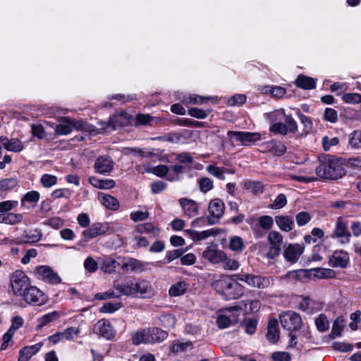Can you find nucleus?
Masks as SVG:
<instances>
[{
    "label": "nucleus",
    "mask_w": 361,
    "mask_h": 361,
    "mask_svg": "<svg viewBox=\"0 0 361 361\" xmlns=\"http://www.w3.org/2000/svg\"><path fill=\"white\" fill-rule=\"evenodd\" d=\"M114 286L116 290L126 296L151 298L154 295V288L151 283L145 279L129 281L122 283L114 282Z\"/></svg>",
    "instance_id": "nucleus-1"
},
{
    "label": "nucleus",
    "mask_w": 361,
    "mask_h": 361,
    "mask_svg": "<svg viewBox=\"0 0 361 361\" xmlns=\"http://www.w3.org/2000/svg\"><path fill=\"white\" fill-rule=\"evenodd\" d=\"M212 287L226 300L240 298L245 293L243 286L227 276L215 280Z\"/></svg>",
    "instance_id": "nucleus-2"
},
{
    "label": "nucleus",
    "mask_w": 361,
    "mask_h": 361,
    "mask_svg": "<svg viewBox=\"0 0 361 361\" xmlns=\"http://www.w3.org/2000/svg\"><path fill=\"white\" fill-rule=\"evenodd\" d=\"M317 175L323 179L337 180L341 178L345 171L339 159L329 157L316 168Z\"/></svg>",
    "instance_id": "nucleus-3"
},
{
    "label": "nucleus",
    "mask_w": 361,
    "mask_h": 361,
    "mask_svg": "<svg viewBox=\"0 0 361 361\" xmlns=\"http://www.w3.org/2000/svg\"><path fill=\"white\" fill-rule=\"evenodd\" d=\"M237 280L246 283L248 286L264 289L271 284V279L261 275L251 274H238L233 276Z\"/></svg>",
    "instance_id": "nucleus-4"
},
{
    "label": "nucleus",
    "mask_w": 361,
    "mask_h": 361,
    "mask_svg": "<svg viewBox=\"0 0 361 361\" xmlns=\"http://www.w3.org/2000/svg\"><path fill=\"white\" fill-rule=\"evenodd\" d=\"M10 283L12 290L16 295H21L23 290L30 286L29 278L20 270H17L11 274Z\"/></svg>",
    "instance_id": "nucleus-5"
},
{
    "label": "nucleus",
    "mask_w": 361,
    "mask_h": 361,
    "mask_svg": "<svg viewBox=\"0 0 361 361\" xmlns=\"http://www.w3.org/2000/svg\"><path fill=\"white\" fill-rule=\"evenodd\" d=\"M281 326L289 331H298L301 328L302 319L299 314L295 312H286L280 315Z\"/></svg>",
    "instance_id": "nucleus-6"
},
{
    "label": "nucleus",
    "mask_w": 361,
    "mask_h": 361,
    "mask_svg": "<svg viewBox=\"0 0 361 361\" xmlns=\"http://www.w3.org/2000/svg\"><path fill=\"white\" fill-rule=\"evenodd\" d=\"M350 237L351 233L348 229L347 222L342 217H338L331 238H337L340 244L345 245L350 242Z\"/></svg>",
    "instance_id": "nucleus-7"
},
{
    "label": "nucleus",
    "mask_w": 361,
    "mask_h": 361,
    "mask_svg": "<svg viewBox=\"0 0 361 361\" xmlns=\"http://www.w3.org/2000/svg\"><path fill=\"white\" fill-rule=\"evenodd\" d=\"M20 296L30 305L40 306L46 302L44 294L35 286H30Z\"/></svg>",
    "instance_id": "nucleus-8"
},
{
    "label": "nucleus",
    "mask_w": 361,
    "mask_h": 361,
    "mask_svg": "<svg viewBox=\"0 0 361 361\" xmlns=\"http://www.w3.org/2000/svg\"><path fill=\"white\" fill-rule=\"evenodd\" d=\"M34 274L37 279L51 284H57L61 281L59 274L48 266L36 267Z\"/></svg>",
    "instance_id": "nucleus-9"
},
{
    "label": "nucleus",
    "mask_w": 361,
    "mask_h": 361,
    "mask_svg": "<svg viewBox=\"0 0 361 361\" xmlns=\"http://www.w3.org/2000/svg\"><path fill=\"white\" fill-rule=\"evenodd\" d=\"M283 235L276 231H271L268 235V242L270 247L267 256L269 259H274L278 256L281 252L283 244Z\"/></svg>",
    "instance_id": "nucleus-10"
},
{
    "label": "nucleus",
    "mask_w": 361,
    "mask_h": 361,
    "mask_svg": "<svg viewBox=\"0 0 361 361\" xmlns=\"http://www.w3.org/2000/svg\"><path fill=\"white\" fill-rule=\"evenodd\" d=\"M208 209L210 215L208 216V222L209 224H215L219 219L223 216L225 209L224 202L219 198H215L210 201Z\"/></svg>",
    "instance_id": "nucleus-11"
},
{
    "label": "nucleus",
    "mask_w": 361,
    "mask_h": 361,
    "mask_svg": "<svg viewBox=\"0 0 361 361\" xmlns=\"http://www.w3.org/2000/svg\"><path fill=\"white\" fill-rule=\"evenodd\" d=\"M118 259H123L121 267L123 272H142L145 270V263L135 258L118 257Z\"/></svg>",
    "instance_id": "nucleus-12"
},
{
    "label": "nucleus",
    "mask_w": 361,
    "mask_h": 361,
    "mask_svg": "<svg viewBox=\"0 0 361 361\" xmlns=\"http://www.w3.org/2000/svg\"><path fill=\"white\" fill-rule=\"evenodd\" d=\"M126 114L114 115L109 118L108 123L104 121L99 122L101 132H110L116 130L117 127L123 126L126 123Z\"/></svg>",
    "instance_id": "nucleus-13"
},
{
    "label": "nucleus",
    "mask_w": 361,
    "mask_h": 361,
    "mask_svg": "<svg viewBox=\"0 0 361 361\" xmlns=\"http://www.w3.org/2000/svg\"><path fill=\"white\" fill-rule=\"evenodd\" d=\"M114 166V162L109 156H100L96 159L94 168L95 172L99 174L110 173Z\"/></svg>",
    "instance_id": "nucleus-14"
},
{
    "label": "nucleus",
    "mask_w": 361,
    "mask_h": 361,
    "mask_svg": "<svg viewBox=\"0 0 361 361\" xmlns=\"http://www.w3.org/2000/svg\"><path fill=\"white\" fill-rule=\"evenodd\" d=\"M93 330L95 334L109 340L113 338L115 335L111 324L106 319L98 321L94 325Z\"/></svg>",
    "instance_id": "nucleus-15"
},
{
    "label": "nucleus",
    "mask_w": 361,
    "mask_h": 361,
    "mask_svg": "<svg viewBox=\"0 0 361 361\" xmlns=\"http://www.w3.org/2000/svg\"><path fill=\"white\" fill-rule=\"evenodd\" d=\"M109 229V226L107 223H94L82 232V235L86 239H92L104 235Z\"/></svg>",
    "instance_id": "nucleus-16"
},
{
    "label": "nucleus",
    "mask_w": 361,
    "mask_h": 361,
    "mask_svg": "<svg viewBox=\"0 0 361 361\" xmlns=\"http://www.w3.org/2000/svg\"><path fill=\"white\" fill-rule=\"evenodd\" d=\"M145 331L148 344L162 342L168 337V333L158 327H149Z\"/></svg>",
    "instance_id": "nucleus-17"
},
{
    "label": "nucleus",
    "mask_w": 361,
    "mask_h": 361,
    "mask_svg": "<svg viewBox=\"0 0 361 361\" xmlns=\"http://www.w3.org/2000/svg\"><path fill=\"white\" fill-rule=\"evenodd\" d=\"M304 250V245L300 244H290L283 252L284 258L291 262L295 263Z\"/></svg>",
    "instance_id": "nucleus-18"
},
{
    "label": "nucleus",
    "mask_w": 361,
    "mask_h": 361,
    "mask_svg": "<svg viewBox=\"0 0 361 361\" xmlns=\"http://www.w3.org/2000/svg\"><path fill=\"white\" fill-rule=\"evenodd\" d=\"M185 216L192 218L198 214V204L193 200L182 197L178 200Z\"/></svg>",
    "instance_id": "nucleus-19"
},
{
    "label": "nucleus",
    "mask_w": 361,
    "mask_h": 361,
    "mask_svg": "<svg viewBox=\"0 0 361 361\" xmlns=\"http://www.w3.org/2000/svg\"><path fill=\"white\" fill-rule=\"evenodd\" d=\"M348 262V253L342 250L335 251L329 258V264L333 267L345 268Z\"/></svg>",
    "instance_id": "nucleus-20"
},
{
    "label": "nucleus",
    "mask_w": 361,
    "mask_h": 361,
    "mask_svg": "<svg viewBox=\"0 0 361 361\" xmlns=\"http://www.w3.org/2000/svg\"><path fill=\"white\" fill-rule=\"evenodd\" d=\"M202 257L213 264L224 262L226 256L225 253L216 248L208 247L202 253Z\"/></svg>",
    "instance_id": "nucleus-21"
},
{
    "label": "nucleus",
    "mask_w": 361,
    "mask_h": 361,
    "mask_svg": "<svg viewBox=\"0 0 361 361\" xmlns=\"http://www.w3.org/2000/svg\"><path fill=\"white\" fill-rule=\"evenodd\" d=\"M99 264L101 270L107 274L114 273L116 268L121 266L118 259L114 258L112 256H104L101 258Z\"/></svg>",
    "instance_id": "nucleus-22"
},
{
    "label": "nucleus",
    "mask_w": 361,
    "mask_h": 361,
    "mask_svg": "<svg viewBox=\"0 0 361 361\" xmlns=\"http://www.w3.org/2000/svg\"><path fill=\"white\" fill-rule=\"evenodd\" d=\"M43 346L39 342L32 345L25 346L20 350L18 361H28L33 355L37 354Z\"/></svg>",
    "instance_id": "nucleus-23"
},
{
    "label": "nucleus",
    "mask_w": 361,
    "mask_h": 361,
    "mask_svg": "<svg viewBox=\"0 0 361 361\" xmlns=\"http://www.w3.org/2000/svg\"><path fill=\"white\" fill-rule=\"evenodd\" d=\"M257 221V225L252 227V229L255 232L256 237L257 238L262 236V233H260L259 231H258L257 226L262 228L263 230L269 231L271 229L274 224L273 218L269 215L262 216L259 218H258Z\"/></svg>",
    "instance_id": "nucleus-24"
},
{
    "label": "nucleus",
    "mask_w": 361,
    "mask_h": 361,
    "mask_svg": "<svg viewBox=\"0 0 361 361\" xmlns=\"http://www.w3.org/2000/svg\"><path fill=\"white\" fill-rule=\"evenodd\" d=\"M277 226L284 232H290L294 228V221L291 216L278 215L275 216Z\"/></svg>",
    "instance_id": "nucleus-25"
},
{
    "label": "nucleus",
    "mask_w": 361,
    "mask_h": 361,
    "mask_svg": "<svg viewBox=\"0 0 361 361\" xmlns=\"http://www.w3.org/2000/svg\"><path fill=\"white\" fill-rule=\"evenodd\" d=\"M267 340L276 343L279 339V331L278 329V321L276 319H270L267 326V333L266 334Z\"/></svg>",
    "instance_id": "nucleus-26"
},
{
    "label": "nucleus",
    "mask_w": 361,
    "mask_h": 361,
    "mask_svg": "<svg viewBox=\"0 0 361 361\" xmlns=\"http://www.w3.org/2000/svg\"><path fill=\"white\" fill-rule=\"evenodd\" d=\"M89 182L93 187L103 190L111 189L116 185L115 181L112 179H100L95 176L90 177Z\"/></svg>",
    "instance_id": "nucleus-27"
},
{
    "label": "nucleus",
    "mask_w": 361,
    "mask_h": 361,
    "mask_svg": "<svg viewBox=\"0 0 361 361\" xmlns=\"http://www.w3.org/2000/svg\"><path fill=\"white\" fill-rule=\"evenodd\" d=\"M72 126L73 130L75 129L77 130L89 132L93 134H99L102 133L100 128H95L93 126L83 120L72 119Z\"/></svg>",
    "instance_id": "nucleus-28"
},
{
    "label": "nucleus",
    "mask_w": 361,
    "mask_h": 361,
    "mask_svg": "<svg viewBox=\"0 0 361 361\" xmlns=\"http://www.w3.org/2000/svg\"><path fill=\"white\" fill-rule=\"evenodd\" d=\"M265 149L275 156H282L286 152V147L281 142L271 140L264 144Z\"/></svg>",
    "instance_id": "nucleus-29"
},
{
    "label": "nucleus",
    "mask_w": 361,
    "mask_h": 361,
    "mask_svg": "<svg viewBox=\"0 0 361 361\" xmlns=\"http://www.w3.org/2000/svg\"><path fill=\"white\" fill-rule=\"evenodd\" d=\"M42 236L41 230L35 229L20 237L18 239V242L20 244H32L39 241Z\"/></svg>",
    "instance_id": "nucleus-30"
},
{
    "label": "nucleus",
    "mask_w": 361,
    "mask_h": 361,
    "mask_svg": "<svg viewBox=\"0 0 361 361\" xmlns=\"http://www.w3.org/2000/svg\"><path fill=\"white\" fill-rule=\"evenodd\" d=\"M72 131V119L69 117L63 118L55 128V133L59 135H68Z\"/></svg>",
    "instance_id": "nucleus-31"
},
{
    "label": "nucleus",
    "mask_w": 361,
    "mask_h": 361,
    "mask_svg": "<svg viewBox=\"0 0 361 361\" xmlns=\"http://www.w3.org/2000/svg\"><path fill=\"white\" fill-rule=\"evenodd\" d=\"M237 135L238 136V138L240 139V142L243 145H247L249 143L255 142L262 139V135L259 133H251V132L242 131V133L237 134Z\"/></svg>",
    "instance_id": "nucleus-32"
},
{
    "label": "nucleus",
    "mask_w": 361,
    "mask_h": 361,
    "mask_svg": "<svg viewBox=\"0 0 361 361\" xmlns=\"http://www.w3.org/2000/svg\"><path fill=\"white\" fill-rule=\"evenodd\" d=\"M60 317V312L54 311L37 319V329H40L48 324L57 320Z\"/></svg>",
    "instance_id": "nucleus-33"
},
{
    "label": "nucleus",
    "mask_w": 361,
    "mask_h": 361,
    "mask_svg": "<svg viewBox=\"0 0 361 361\" xmlns=\"http://www.w3.org/2000/svg\"><path fill=\"white\" fill-rule=\"evenodd\" d=\"M99 199L101 203L108 209L116 210L119 207L118 200L111 195L101 193L99 195Z\"/></svg>",
    "instance_id": "nucleus-34"
},
{
    "label": "nucleus",
    "mask_w": 361,
    "mask_h": 361,
    "mask_svg": "<svg viewBox=\"0 0 361 361\" xmlns=\"http://www.w3.org/2000/svg\"><path fill=\"white\" fill-rule=\"evenodd\" d=\"M295 84L298 87L305 90H311L316 87V82L313 78L303 75L298 76L295 80Z\"/></svg>",
    "instance_id": "nucleus-35"
},
{
    "label": "nucleus",
    "mask_w": 361,
    "mask_h": 361,
    "mask_svg": "<svg viewBox=\"0 0 361 361\" xmlns=\"http://www.w3.org/2000/svg\"><path fill=\"white\" fill-rule=\"evenodd\" d=\"M23 218L21 214L4 213L0 214V223L13 225L21 222Z\"/></svg>",
    "instance_id": "nucleus-36"
},
{
    "label": "nucleus",
    "mask_w": 361,
    "mask_h": 361,
    "mask_svg": "<svg viewBox=\"0 0 361 361\" xmlns=\"http://www.w3.org/2000/svg\"><path fill=\"white\" fill-rule=\"evenodd\" d=\"M188 288V284L185 281H178L171 286L169 290L170 296L178 297L183 295Z\"/></svg>",
    "instance_id": "nucleus-37"
},
{
    "label": "nucleus",
    "mask_w": 361,
    "mask_h": 361,
    "mask_svg": "<svg viewBox=\"0 0 361 361\" xmlns=\"http://www.w3.org/2000/svg\"><path fill=\"white\" fill-rule=\"evenodd\" d=\"M344 319L343 317H338L334 322L331 331L329 334L331 338H335L341 335L344 328Z\"/></svg>",
    "instance_id": "nucleus-38"
},
{
    "label": "nucleus",
    "mask_w": 361,
    "mask_h": 361,
    "mask_svg": "<svg viewBox=\"0 0 361 361\" xmlns=\"http://www.w3.org/2000/svg\"><path fill=\"white\" fill-rule=\"evenodd\" d=\"M348 145L353 149H361V130H354L349 135Z\"/></svg>",
    "instance_id": "nucleus-39"
},
{
    "label": "nucleus",
    "mask_w": 361,
    "mask_h": 361,
    "mask_svg": "<svg viewBox=\"0 0 361 361\" xmlns=\"http://www.w3.org/2000/svg\"><path fill=\"white\" fill-rule=\"evenodd\" d=\"M170 171L169 173L167 180L169 181L178 180L180 179L179 175L184 171V166L175 164L169 166Z\"/></svg>",
    "instance_id": "nucleus-40"
},
{
    "label": "nucleus",
    "mask_w": 361,
    "mask_h": 361,
    "mask_svg": "<svg viewBox=\"0 0 361 361\" xmlns=\"http://www.w3.org/2000/svg\"><path fill=\"white\" fill-rule=\"evenodd\" d=\"M147 173H152L159 178H164L170 171L169 166L166 165L159 164L157 166H154L149 169H146Z\"/></svg>",
    "instance_id": "nucleus-41"
},
{
    "label": "nucleus",
    "mask_w": 361,
    "mask_h": 361,
    "mask_svg": "<svg viewBox=\"0 0 361 361\" xmlns=\"http://www.w3.org/2000/svg\"><path fill=\"white\" fill-rule=\"evenodd\" d=\"M245 189L250 190L254 194L262 193L264 186L261 182L248 180L244 183Z\"/></svg>",
    "instance_id": "nucleus-42"
},
{
    "label": "nucleus",
    "mask_w": 361,
    "mask_h": 361,
    "mask_svg": "<svg viewBox=\"0 0 361 361\" xmlns=\"http://www.w3.org/2000/svg\"><path fill=\"white\" fill-rule=\"evenodd\" d=\"M145 332V329L136 332H133L131 334V340L133 343L135 345H139L142 343L148 344L147 342V336Z\"/></svg>",
    "instance_id": "nucleus-43"
},
{
    "label": "nucleus",
    "mask_w": 361,
    "mask_h": 361,
    "mask_svg": "<svg viewBox=\"0 0 361 361\" xmlns=\"http://www.w3.org/2000/svg\"><path fill=\"white\" fill-rule=\"evenodd\" d=\"M229 247L233 251L240 252L245 248L243 239L239 236H233L229 240Z\"/></svg>",
    "instance_id": "nucleus-44"
},
{
    "label": "nucleus",
    "mask_w": 361,
    "mask_h": 361,
    "mask_svg": "<svg viewBox=\"0 0 361 361\" xmlns=\"http://www.w3.org/2000/svg\"><path fill=\"white\" fill-rule=\"evenodd\" d=\"M18 185V180L14 178H8L0 180V190L8 191L13 189Z\"/></svg>",
    "instance_id": "nucleus-45"
},
{
    "label": "nucleus",
    "mask_w": 361,
    "mask_h": 361,
    "mask_svg": "<svg viewBox=\"0 0 361 361\" xmlns=\"http://www.w3.org/2000/svg\"><path fill=\"white\" fill-rule=\"evenodd\" d=\"M39 199V193L37 191L27 192L21 200V205L25 207L26 202L36 203Z\"/></svg>",
    "instance_id": "nucleus-46"
},
{
    "label": "nucleus",
    "mask_w": 361,
    "mask_h": 361,
    "mask_svg": "<svg viewBox=\"0 0 361 361\" xmlns=\"http://www.w3.org/2000/svg\"><path fill=\"white\" fill-rule=\"evenodd\" d=\"M315 324L317 326V329L321 332L326 331L329 327V324L327 320V318L323 314H319V317L317 318V319L315 320Z\"/></svg>",
    "instance_id": "nucleus-47"
},
{
    "label": "nucleus",
    "mask_w": 361,
    "mask_h": 361,
    "mask_svg": "<svg viewBox=\"0 0 361 361\" xmlns=\"http://www.w3.org/2000/svg\"><path fill=\"white\" fill-rule=\"evenodd\" d=\"M312 219V216L307 212H300L295 216V221L298 226L307 224Z\"/></svg>",
    "instance_id": "nucleus-48"
},
{
    "label": "nucleus",
    "mask_w": 361,
    "mask_h": 361,
    "mask_svg": "<svg viewBox=\"0 0 361 361\" xmlns=\"http://www.w3.org/2000/svg\"><path fill=\"white\" fill-rule=\"evenodd\" d=\"M285 126L287 129L288 133H295L298 130V125L296 121L293 119V118L290 115H285Z\"/></svg>",
    "instance_id": "nucleus-49"
},
{
    "label": "nucleus",
    "mask_w": 361,
    "mask_h": 361,
    "mask_svg": "<svg viewBox=\"0 0 361 361\" xmlns=\"http://www.w3.org/2000/svg\"><path fill=\"white\" fill-rule=\"evenodd\" d=\"M269 131L275 134L286 135L288 133L286 128L285 123L281 122H276L270 126Z\"/></svg>",
    "instance_id": "nucleus-50"
},
{
    "label": "nucleus",
    "mask_w": 361,
    "mask_h": 361,
    "mask_svg": "<svg viewBox=\"0 0 361 361\" xmlns=\"http://www.w3.org/2000/svg\"><path fill=\"white\" fill-rule=\"evenodd\" d=\"M209 99V97H202V96H200V95L193 94V95H190L188 97H185L182 99V102L186 103V104L192 103V104H203L204 102H205L206 101H207Z\"/></svg>",
    "instance_id": "nucleus-51"
},
{
    "label": "nucleus",
    "mask_w": 361,
    "mask_h": 361,
    "mask_svg": "<svg viewBox=\"0 0 361 361\" xmlns=\"http://www.w3.org/2000/svg\"><path fill=\"white\" fill-rule=\"evenodd\" d=\"M23 149L22 142L17 138H11L7 142L6 149L12 152H20Z\"/></svg>",
    "instance_id": "nucleus-52"
},
{
    "label": "nucleus",
    "mask_w": 361,
    "mask_h": 361,
    "mask_svg": "<svg viewBox=\"0 0 361 361\" xmlns=\"http://www.w3.org/2000/svg\"><path fill=\"white\" fill-rule=\"evenodd\" d=\"M207 171L212 175L216 176V178L221 179V180H224L225 179V176H224V173H225V169L224 168H221V167H217L216 166H214V165H209L207 167Z\"/></svg>",
    "instance_id": "nucleus-53"
},
{
    "label": "nucleus",
    "mask_w": 361,
    "mask_h": 361,
    "mask_svg": "<svg viewBox=\"0 0 361 361\" xmlns=\"http://www.w3.org/2000/svg\"><path fill=\"white\" fill-rule=\"evenodd\" d=\"M200 190L201 192L206 193L211 190L213 188V181L209 178H202L198 180Z\"/></svg>",
    "instance_id": "nucleus-54"
},
{
    "label": "nucleus",
    "mask_w": 361,
    "mask_h": 361,
    "mask_svg": "<svg viewBox=\"0 0 361 361\" xmlns=\"http://www.w3.org/2000/svg\"><path fill=\"white\" fill-rule=\"evenodd\" d=\"M287 204V199L284 194H279L274 200V202L269 205V208L273 209H281Z\"/></svg>",
    "instance_id": "nucleus-55"
},
{
    "label": "nucleus",
    "mask_w": 361,
    "mask_h": 361,
    "mask_svg": "<svg viewBox=\"0 0 361 361\" xmlns=\"http://www.w3.org/2000/svg\"><path fill=\"white\" fill-rule=\"evenodd\" d=\"M324 120L334 123L338 120V113L332 108H326L324 114Z\"/></svg>",
    "instance_id": "nucleus-56"
},
{
    "label": "nucleus",
    "mask_w": 361,
    "mask_h": 361,
    "mask_svg": "<svg viewBox=\"0 0 361 361\" xmlns=\"http://www.w3.org/2000/svg\"><path fill=\"white\" fill-rule=\"evenodd\" d=\"M41 183L45 188H50L57 183V178L54 175L44 174L41 177Z\"/></svg>",
    "instance_id": "nucleus-57"
},
{
    "label": "nucleus",
    "mask_w": 361,
    "mask_h": 361,
    "mask_svg": "<svg viewBox=\"0 0 361 361\" xmlns=\"http://www.w3.org/2000/svg\"><path fill=\"white\" fill-rule=\"evenodd\" d=\"M315 276L321 279H330L334 276V271L330 269L317 268L314 269Z\"/></svg>",
    "instance_id": "nucleus-58"
},
{
    "label": "nucleus",
    "mask_w": 361,
    "mask_h": 361,
    "mask_svg": "<svg viewBox=\"0 0 361 361\" xmlns=\"http://www.w3.org/2000/svg\"><path fill=\"white\" fill-rule=\"evenodd\" d=\"M338 142L339 140L337 137H329L328 136H324L322 138L323 148L325 151L330 150L332 146L337 145Z\"/></svg>",
    "instance_id": "nucleus-59"
},
{
    "label": "nucleus",
    "mask_w": 361,
    "mask_h": 361,
    "mask_svg": "<svg viewBox=\"0 0 361 361\" xmlns=\"http://www.w3.org/2000/svg\"><path fill=\"white\" fill-rule=\"evenodd\" d=\"M343 100L346 103H361V94L358 93H346L343 95Z\"/></svg>",
    "instance_id": "nucleus-60"
},
{
    "label": "nucleus",
    "mask_w": 361,
    "mask_h": 361,
    "mask_svg": "<svg viewBox=\"0 0 361 361\" xmlns=\"http://www.w3.org/2000/svg\"><path fill=\"white\" fill-rule=\"evenodd\" d=\"M65 340L69 341L74 338L77 336L80 333L79 328L71 326L66 329L63 331H61Z\"/></svg>",
    "instance_id": "nucleus-61"
},
{
    "label": "nucleus",
    "mask_w": 361,
    "mask_h": 361,
    "mask_svg": "<svg viewBox=\"0 0 361 361\" xmlns=\"http://www.w3.org/2000/svg\"><path fill=\"white\" fill-rule=\"evenodd\" d=\"M18 202L17 201H4L0 202V212L2 214L8 213V212L12 210L13 208L17 207Z\"/></svg>",
    "instance_id": "nucleus-62"
},
{
    "label": "nucleus",
    "mask_w": 361,
    "mask_h": 361,
    "mask_svg": "<svg viewBox=\"0 0 361 361\" xmlns=\"http://www.w3.org/2000/svg\"><path fill=\"white\" fill-rule=\"evenodd\" d=\"M84 267L89 272L94 273L98 269V263L92 257H88L85 260Z\"/></svg>",
    "instance_id": "nucleus-63"
},
{
    "label": "nucleus",
    "mask_w": 361,
    "mask_h": 361,
    "mask_svg": "<svg viewBox=\"0 0 361 361\" xmlns=\"http://www.w3.org/2000/svg\"><path fill=\"white\" fill-rule=\"evenodd\" d=\"M247 97L243 94H236L233 95L228 102L231 106L242 105L245 103Z\"/></svg>",
    "instance_id": "nucleus-64"
}]
</instances>
